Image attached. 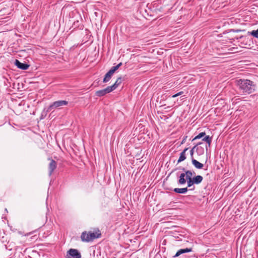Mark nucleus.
<instances>
[{
	"label": "nucleus",
	"instance_id": "f257e3e1",
	"mask_svg": "<svg viewBox=\"0 0 258 258\" xmlns=\"http://www.w3.org/2000/svg\"><path fill=\"white\" fill-rule=\"evenodd\" d=\"M237 85L243 93L250 94L255 90V84L249 80H239Z\"/></svg>",
	"mask_w": 258,
	"mask_h": 258
},
{
	"label": "nucleus",
	"instance_id": "f03ea898",
	"mask_svg": "<svg viewBox=\"0 0 258 258\" xmlns=\"http://www.w3.org/2000/svg\"><path fill=\"white\" fill-rule=\"evenodd\" d=\"M68 104V102L66 100H59L53 102L47 108L46 111L50 112L54 109L66 106Z\"/></svg>",
	"mask_w": 258,
	"mask_h": 258
},
{
	"label": "nucleus",
	"instance_id": "7ed1b4c3",
	"mask_svg": "<svg viewBox=\"0 0 258 258\" xmlns=\"http://www.w3.org/2000/svg\"><path fill=\"white\" fill-rule=\"evenodd\" d=\"M98 237L99 236L96 235L94 232H89L87 233L86 232H83L81 234V239L84 242H89Z\"/></svg>",
	"mask_w": 258,
	"mask_h": 258
},
{
	"label": "nucleus",
	"instance_id": "20e7f679",
	"mask_svg": "<svg viewBox=\"0 0 258 258\" xmlns=\"http://www.w3.org/2000/svg\"><path fill=\"white\" fill-rule=\"evenodd\" d=\"M81 254L77 249L71 248L67 251L66 258H81Z\"/></svg>",
	"mask_w": 258,
	"mask_h": 258
},
{
	"label": "nucleus",
	"instance_id": "39448f33",
	"mask_svg": "<svg viewBox=\"0 0 258 258\" xmlns=\"http://www.w3.org/2000/svg\"><path fill=\"white\" fill-rule=\"evenodd\" d=\"M203 178L201 175H197L188 181V184L187 185V187H190L192 186L194 184H199L202 182L203 181Z\"/></svg>",
	"mask_w": 258,
	"mask_h": 258
},
{
	"label": "nucleus",
	"instance_id": "423d86ee",
	"mask_svg": "<svg viewBox=\"0 0 258 258\" xmlns=\"http://www.w3.org/2000/svg\"><path fill=\"white\" fill-rule=\"evenodd\" d=\"M112 91L111 90V88H110L109 86H108L107 88L104 89L96 91L95 94L97 96L101 97Z\"/></svg>",
	"mask_w": 258,
	"mask_h": 258
},
{
	"label": "nucleus",
	"instance_id": "0eeeda50",
	"mask_svg": "<svg viewBox=\"0 0 258 258\" xmlns=\"http://www.w3.org/2000/svg\"><path fill=\"white\" fill-rule=\"evenodd\" d=\"M49 160L50 161L49 166H48V169H49V175H51L54 170L56 169L57 163L53 159H49Z\"/></svg>",
	"mask_w": 258,
	"mask_h": 258
},
{
	"label": "nucleus",
	"instance_id": "6e6552de",
	"mask_svg": "<svg viewBox=\"0 0 258 258\" xmlns=\"http://www.w3.org/2000/svg\"><path fill=\"white\" fill-rule=\"evenodd\" d=\"M15 64L20 69L23 70H27L29 67V65L25 63H22L20 62L18 59H16L15 61Z\"/></svg>",
	"mask_w": 258,
	"mask_h": 258
},
{
	"label": "nucleus",
	"instance_id": "1a4fd4ad",
	"mask_svg": "<svg viewBox=\"0 0 258 258\" xmlns=\"http://www.w3.org/2000/svg\"><path fill=\"white\" fill-rule=\"evenodd\" d=\"M182 170L184 171V173L186 176V179L187 180V183L188 184V181L191 180L192 178V176L195 173L194 172H192L191 170H185L184 168H182Z\"/></svg>",
	"mask_w": 258,
	"mask_h": 258
},
{
	"label": "nucleus",
	"instance_id": "9d476101",
	"mask_svg": "<svg viewBox=\"0 0 258 258\" xmlns=\"http://www.w3.org/2000/svg\"><path fill=\"white\" fill-rule=\"evenodd\" d=\"M192 251V248H186L184 249H180L177 251L174 257H177L182 253L186 252H191Z\"/></svg>",
	"mask_w": 258,
	"mask_h": 258
},
{
	"label": "nucleus",
	"instance_id": "9b49d317",
	"mask_svg": "<svg viewBox=\"0 0 258 258\" xmlns=\"http://www.w3.org/2000/svg\"><path fill=\"white\" fill-rule=\"evenodd\" d=\"M191 162L194 166L197 169H202L204 166V165L202 163L199 162L194 158L191 159Z\"/></svg>",
	"mask_w": 258,
	"mask_h": 258
},
{
	"label": "nucleus",
	"instance_id": "f8f14e48",
	"mask_svg": "<svg viewBox=\"0 0 258 258\" xmlns=\"http://www.w3.org/2000/svg\"><path fill=\"white\" fill-rule=\"evenodd\" d=\"M188 150V148H185L182 152L180 154L179 158L177 162L180 163L183 161H184L186 159L185 153L186 151Z\"/></svg>",
	"mask_w": 258,
	"mask_h": 258
},
{
	"label": "nucleus",
	"instance_id": "ddd939ff",
	"mask_svg": "<svg viewBox=\"0 0 258 258\" xmlns=\"http://www.w3.org/2000/svg\"><path fill=\"white\" fill-rule=\"evenodd\" d=\"M185 173H182L180 174L179 177V180L178 181V183L179 184H184L186 183V179L185 178Z\"/></svg>",
	"mask_w": 258,
	"mask_h": 258
},
{
	"label": "nucleus",
	"instance_id": "4468645a",
	"mask_svg": "<svg viewBox=\"0 0 258 258\" xmlns=\"http://www.w3.org/2000/svg\"><path fill=\"white\" fill-rule=\"evenodd\" d=\"M121 78L120 77L118 78L115 82L114 83V84L109 86L110 88H111L112 91L115 90L118 87V86L121 83Z\"/></svg>",
	"mask_w": 258,
	"mask_h": 258
},
{
	"label": "nucleus",
	"instance_id": "2eb2a0df",
	"mask_svg": "<svg viewBox=\"0 0 258 258\" xmlns=\"http://www.w3.org/2000/svg\"><path fill=\"white\" fill-rule=\"evenodd\" d=\"M173 191L178 194H185L188 191L187 187L184 188H175Z\"/></svg>",
	"mask_w": 258,
	"mask_h": 258
},
{
	"label": "nucleus",
	"instance_id": "dca6fc26",
	"mask_svg": "<svg viewBox=\"0 0 258 258\" xmlns=\"http://www.w3.org/2000/svg\"><path fill=\"white\" fill-rule=\"evenodd\" d=\"M112 74L110 73V72L108 71L105 75V77L103 79V82L104 83H107L108 82L110 79L111 78V77L112 76Z\"/></svg>",
	"mask_w": 258,
	"mask_h": 258
},
{
	"label": "nucleus",
	"instance_id": "f3484780",
	"mask_svg": "<svg viewBox=\"0 0 258 258\" xmlns=\"http://www.w3.org/2000/svg\"><path fill=\"white\" fill-rule=\"evenodd\" d=\"M122 65V63L120 62L117 65L112 67L109 71L110 73L113 74L114 72Z\"/></svg>",
	"mask_w": 258,
	"mask_h": 258
},
{
	"label": "nucleus",
	"instance_id": "a211bd4d",
	"mask_svg": "<svg viewBox=\"0 0 258 258\" xmlns=\"http://www.w3.org/2000/svg\"><path fill=\"white\" fill-rule=\"evenodd\" d=\"M202 141L206 142L208 144L209 146H210L211 143L212 142V139L209 136H206L204 137V138L202 139Z\"/></svg>",
	"mask_w": 258,
	"mask_h": 258
},
{
	"label": "nucleus",
	"instance_id": "6ab92c4d",
	"mask_svg": "<svg viewBox=\"0 0 258 258\" xmlns=\"http://www.w3.org/2000/svg\"><path fill=\"white\" fill-rule=\"evenodd\" d=\"M205 135H206V134H205V132H202V133H200L198 135L196 136L195 137V138L193 139V140H197V139H201V138L205 137Z\"/></svg>",
	"mask_w": 258,
	"mask_h": 258
},
{
	"label": "nucleus",
	"instance_id": "aec40b11",
	"mask_svg": "<svg viewBox=\"0 0 258 258\" xmlns=\"http://www.w3.org/2000/svg\"><path fill=\"white\" fill-rule=\"evenodd\" d=\"M253 37L258 38V29L256 30H252L251 32H248Z\"/></svg>",
	"mask_w": 258,
	"mask_h": 258
},
{
	"label": "nucleus",
	"instance_id": "412c9836",
	"mask_svg": "<svg viewBox=\"0 0 258 258\" xmlns=\"http://www.w3.org/2000/svg\"><path fill=\"white\" fill-rule=\"evenodd\" d=\"M204 148L201 147L197 148V152L199 154H203L204 153Z\"/></svg>",
	"mask_w": 258,
	"mask_h": 258
},
{
	"label": "nucleus",
	"instance_id": "4be33fe9",
	"mask_svg": "<svg viewBox=\"0 0 258 258\" xmlns=\"http://www.w3.org/2000/svg\"><path fill=\"white\" fill-rule=\"evenodd\" d=\"M197 145V146H195L194 147H193L191 150L190 151V156H191V158L192 159L193 158V155H194V151L195 150V148H196Z\"/></svg>",
	"mask_w": 258,
	"mask_h": 258
},
{
	"label": "nucleus",
	"instance_id": "5701e85b",
	"mask_svg": "<svg viewBox=\"0 0 258 258\" xmlns=\"http://www.w3.org/2000/svg\"><path fill=\"white\" fill-rule=\"evenodd\" d=\"M177 95H178V96H179V95H181V94H183V92H182V91H181V92H178V93H177Z\"/></svg>",
	"mask_w": 258,
	"mask_h": 258
},
{
	"label": "nucleus",
	"instance_id": "b1692460",
	"mask_svg": "<svg viewBox=\"0 0 258 258\" xmlns=\"http://www.w3.org/2000/svg\"><path fill=\"white\" fill-rule=\"evenodd\" d=\"M177 96H178L177 95V94H175L173 95L172 97L173 98H175V97H177Z\"/></svg>",
	"mask_w": 258,
	"mask_h": 258
},
{
	"label": "nucleus",
	"instance_id": "393cba45",
	"mask_svg": "<svg viewBox=\"0 0 258 258\" xmlns=\"http://www.w3.org/2000/svg\"><path fill=\"white\" fill-rule=\"evenodd\" d=\"M201 144V143H199L197 145Z\"/></svg>",
	"mask_w": 258,
	"mask_h": 258
}]
</instances>
